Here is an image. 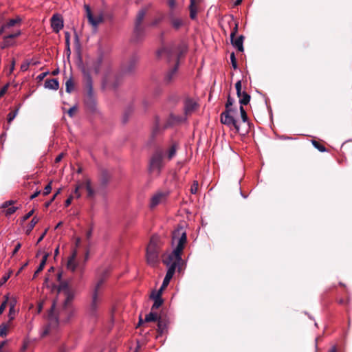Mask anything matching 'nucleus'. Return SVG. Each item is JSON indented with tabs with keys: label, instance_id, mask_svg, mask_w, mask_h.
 <instances>
[{
	"label": "nucleus",
	"instance_id": "1",
	"mask_svg": "<svg viewBox=\"0 0 352 352\" xmlns=\"http://www.w3.org/2000/svg\"><path fill=\"white\" fill-rule=\"evenodd\" d=\"M60 294H63L64 300L61 307L56 308V302H54L50 310V324L58 327L60 324L70 322L76 316L77 309L72 304L74 298V292L69 287L67 282H60L58 288Z\"/></svg>",
	"mask_w": 352,
	"mask_h": 352
},
{
	"label": "nucleus",
	"instance_id": "2",
	"mask_svg": "<svg viewBox=\"0 0 352 352\" xmlns=\"http://www.w3.org/2000/svg\"><path fill=\"white\" fill-rule=\"evenodd\" d=\"M186 233L183 227H178L173 232L172 243L173 245H175L176 247L171 253L168 254L163 258V263L168 266V267H174V270H176L177 265L182 260L181 254L186 243Z\"/></svg>",
	"mask_w": 352,
	"mask_h": 352
},
{
	"label": "nucleus",
	"instance_id": "3",
	"mask_svg": "<svg viewBox=\"0 0 352 352\" xmlns=\"http://www.w3.org/2000/svg\"><path fill=\"white\" fill-rule=\"evenodd\" d=\"M185 51L186 47L184 45H179L177 47H168L163 48L157 52L158 56L164 55L169 63L173 62V66L167 72L164 77V81L166 83H170L177 76L179 58L185 52Z\"/></svg>",
	"mask_w": 352,
	"mask_h": 352
},
{
	"label": "nucleus",
	"instance_id": "4",
	"mask_svg": "<svg viewBox=\"0 0 352 352\" xmlns=\"http://www.w3.org/2000/svg\"><path fill=\"white\" fill-rule=\"evenodd\" d=\"M158 239L153 236L146 248V261L151 266H155L159 263Z\"/></svg>",
	"mask_w": 352,
	"mask_h": 352
},
{
	"label": "nucleus",
	"instance_id": "5",
	"mask_svg": "<svg viewBox=\"0 0 352 352\" xmlns=\"http://www.w3.org/2000/svg\"><path fill=\"white\" fill-rule=\"evenodd\" d=\"M237 110H226L221 114V122L228 126L231 130L234 129L235 132H241V125L235 119Z\"/></svg>",
	"mask_w": 352,
	"mask_h": 352
},
{
	"label": "nucleus",
	"instance_id": "6",
	"mask_svg": "<svg viewBox=\"0 0 352 352\" xmlns=\"http://www.w3.org/2000/svg\"><path fill=\"white\" fill-rule=\"evenodd\" d=\"M164 166L163 154L160 151L155 152L149 162V171L152 174L159 175Z\"/></svg>",
	"mask_w": 352,
	"mask_h": 352
},
{
	"label": "nucleus",
	"instance_id": "7",
	"mask_svg": "<svg viewBox=\"0 0 352 352\" xmlns=\"http://www.w3.org/2000/svg\"><path fill=\"white\" fill-rule=\"evenodd\" d=\"M151 7V4L141 8L136 16L135 22V28L134 32L137 37H140L143 35L144 32V28L142 25V23L146 14L148 10Z\"/></svg>",
	"mask_w": 352,
	"mask_h": 352
},
{
	"label": "nucleus",
	"instance_id": "8",
	"mask_svg": "<svg viewBox=\"0 0 352 352\" xmlns=\"http://www.w3.org/2000/svg\"><path fill=\"white\" fill-rule=\"evenodd\" d=\"M102 64V56H98L94 60H89L86 64V67L83 69V72L89 73H94L96 74H99L100 68Z\"/></svg>",
	"mask_w": 352,
	"mask_h": 352
},
{
	"label": "nucleus",
	"instance_id": "9",
	"mask_svg": "<svg viewBox=\"0 0 352 352\" xmlns=\"http://www.w3.org/2000/svg\"><path fill=\"white\" fill-rule=\"evenodd\" d=\"M107 274L108 270H105V272L98 278L93 285L91 295L101 296Z\"/></svg>",
	"mask_w": 352,
	"mask_h": 352
},
{
	"label": "nucleus",
	"instance_id": "10",
	"mask_svg": "<svg viewBox=\"0 0 352 352\" xmlns=\"http://www.w3.org/2000/svg\"><path fill=\"white\" fill-rule=\"evenodd\" d=\"M85 9L86 11V15L89 23L94 28H97L99 24L103 21V16L102 14L94 16L91 13V9L88 5H85Z\"/></svg>",
	"mask_w": 352,
	"mask_h": 352
},
{
	"label": "nucleus",
	"instance_id": "11",
	"mask_svg": "<svg viewBox=\"0 0 352 352\" xmlns=\"http://www.w3.org/2000/svg\"><path fill=\"white\" fill-rule=\"evenodd\" d=\"M82 188H85L87 192V197L89 198H93L95 195V191L92 188L91 185V182L89 179H86L84 182L79 184L76 186L75 188L74 193L76 195V197L78 198L80 197V194L79 193V189Z\"/></svg>",
	"mask_w": 352,
	"mask_h": 352
},
{
	"label": "nucleus",
	"instance_id": "12",
	"mask_svg": "<svg viewBox=\"0 0 352 352\" xmlns=\"http://www.w3.org/2000/svg\"><path fill=\"white\" fill-rule=\"evenodd\" d=\"M168 196V193L164 192H157L151 199L150 207L153 208L159 204L164 202Z\"/></svg>",
	"mask_w": 352,
	"mask_h": 352
},
{
	"label": "nucleus",
	"instance_id": "13",
	"mask_svg": "<svg viewBox=\"0 0 352 352\" xmlns=\"http://www.w3.org/2000/svg\"><path fill=\"white\" fill-rule=\"evenodd\" d=\"M51 26L53 31L58 33L63 28V20L60 15L54 14L51 19Z\"/></svg>",
	"mask_w": 352,
	"mask_h": 352
},
{
	"label": "nucleus",
	"instance_id": "14",
	"mask_svg": "<svg viewBox=\"0 0 352 352\" xmlns=\"http://www.w3.org/2000/svg\"><path fill=\"white\" fill-rule=\"evenodd\" d=\"M84 76L85 78V87L87 89V94L89 98H92L94 95V90L91 75L89 73H87L85 72V71H84Z\"/></svg>",
	"mask_w": 352,
	"mask_h": 352
},
{
	"label": "nucleus",
	"instance_id": "15",
	"mask_svg": "<svg viewBox=\"0 0 352 352\" xmlns=\"http://www.w3.org/2000/svg\"><path fill=\"white\" fill-rule=\"evenodd\" d=\"M77 254V250H74L72 252V254L69 256L67 263V269L71 270L72 272H74L78 265V263L76 261Z\"/></svg>",
	"mask_w": 352,
	"mask_h": 352
},
{
	"label": "nucleus",
	"instance_id": "16",
	"mask_svg": "<svg viewBox=\"0 0 352 352\" xmlns=\"http://www.w3.org/2000/svg\"><path fill=\"white\" fill-rule=\"evenodd\" d=\"M197 107V104L192 99H186L184 104L186 115L191 114Z\"/></svg>",
	"mask_w": 352,
	"mask_h": 352
},
{
	"label": "nucleus",
	"instance_id": "17",
	"mask_svg": "<svg viewBox=\"0 0 352 352\" xmlns=\"http://www.w3.org/2000/svg\"><path fill=\"white\" fill-rule=\"evenodd\" d=\"M101 302V296L91 295V301L89 305L90 311L95 314Z\"/></svg>",
	"mask_w": 352,
	"mask_h": 352
},
{
	"label": "nucleus",
	"instance_id": "18",
	"mask_svg": "<svg viewBox=\"0 0 352 352\" xmlns=\"http://www.w3.org/2000/svg\"><path fill=\"white\" fill-rule=\"evenodd\" d=\"M175 270H174V267H170L168 268L166 274L164 278L162 285L161 286V289H164L168 286V285L170 283V280H171L175 274Z\"/></svg>",
	"mask_w": 352,
	"mask_h": 352
},
{
	"label": "nucleus",
	"instance_id": "19",
	"mask_svg": "<svg viewBox=\"0 0 352 352\" xmlns=\"http://www.w3.org/2000/svg\"><path fill=\"white\" fill-rule=\"evenodd\" d=\"M20 34H21L20 31H17L15 33L10 34L8 36H5L4 38H3V41L1 43V47L2 48H6V47H8L12 45V40L14 38H16V36L20 35Z\"/></svg>",
	"mask_w": 352,
	"mask_h": 352
},
{
	"label": "nucleus",
	"instance_id": "20",
	"mask_svg": "<svg viewBox=\"0 0 352 352\" xmlns=\"http://www.w3.org/2000/svg\"><path fill=\"white\" fill-rule=\"evenodd\" d=\"M8 305H9V319L10 320H14L15 316H16V314L17 312V310L15 308V306L16 305V300L15 298H11L8 302Z\"/></svg>",
	"mask_w": 352,
	"mask_h": 352
},
{
	"label": "nucleus",
	"instance_id": "21",
	"mask_svg": "<svg viewBox=\"0 0 352 352\" xmlns=\"http://www.w3.org/2000/svg\"><path fill=\"white\" fill-rule=\"evenodd\" d=\"M47 320H48L47 324L43 326L41 329L40 335H41V338L45 337L46 336L49 335L52 330L58 328V327H54L50 324V313L48 314Z\"/></svg>",
	"mask_w": 352,
	"mask_h": 352
},
{
	"label": "nucleus",
	"instance_id": "22",
	"mask_svg": "<svg viewBox=\"0 0 352 352\" xmlns=\"http://www.w3.org/2000/svg\"><path fill=\"white\" fill-rule=\"evenodd\" d=\"M47 320H48L47 324L43 326L41 329L40 335H41V338L45 337L46 336L49 335L52 330L58 328V327H54L50 324V313L48 314Z\"/></svg>",
	"mask_w": 352,
	"mask_h": 352
},
{
	"label": "nucleus",
	"instance_id": "23",
	"mask_svg": "<svg viewBox=\"0 0 352 352\" xmlns=\"http://www.w3.org/2000/svg\"><path fill=\"white\" fill-rule=\"evenodd\" d=\"M243 39L244 36L243 35H240L236 38H234V37L231 38V43L232 45L235 48H236L239 52H243Z\"/></svg>",
	"mask_w": 352,
	"mask_h": 352
},
{
	"label": "nucleus",
	"instance_id": "24",
	"mask_svg": "<svg viewBox=\"0 0 352 352\" xmlns=\"http://www.w3.org/2000/svg\"><path fill=\"white\" fill-rule=\"evenodd\" d=\"M59 84L56 79L47 80L45 82V87L50 89L57 90L58 89Z\"/></svg>",
	"mask_w": 352,
	"mask_h": 352
},
{
	"label": "nucleus",
	"instance_id": "25",
	"mask_svg": "<svg viewBox=\"0 0 352 352\" xmlns=\"http://www.w3.org/2000/svg\"><path fill=\"white\" fill-rule=\"evenodd\" d=\"M238 98H239L241 106L248 104L250 100V96L245 91L241 92V94Z\"/></svg>",
	"mask_w": 352,
	"mask_h": 352
},
{
	"label": "nucleus",
	"instance_id": "26",
	"mask_svg": "<svg viewBox=\"0 0 352 352\" xmlns=\"http://www.w3.org/2000/svg\"><path fill=\"white\" fill-rule=\"evenodd\" d=\"M195 1L196 0H190V16L192 19H195L197 16V9L195 7Z\"/></svg>",
	"mask_w": 352,
	"mask_h": 352
},
{
	"label": "nucleus",
	"instance_id": "27",
	"mask_svg": "<svg viewBox=\"0 0 352 352\" xmlns=\"http://www.w3.org/2000/svg\"><path fill=\"white\" fill-rule=\"evenodd\" d=\"M160 318L158 317V315L157 313L153 312L152 311L148 314H147L145 317L144 322H152V321H156L157 319Z\"/></svg>",
	"mask_w": 352,
	"mask_h": 352
},
{
	"label": "nucleus",
	"instance_id": "28",
	"mask_svg": "<svg viewBox=\"0 0 352 352\" xmlns=\"http://www.w3.org/2000/svg\"><path fill=\"white\" fill-rule=\"evenodd\" d=\"M39 219L36 217H34L28 224L26 230V234H29L32 230L35 225L38 222Z\"/></svg>",
	"mask_w": 352,
	"mask_h": 352
},
{
	"label": "nucleus",
	"instance_id": "29",
	"mask_svg": "<svg viewBox=\"0 0 352 352\" xmlns=\"http://www.w3.org/2000/svg\"><path fill=\"white\" fill-rule=\"evenodd\" d=\"M240 113H241V119H242L243 124H246L247 126L249 127L250 123L248 120V116H247L246 111H245L243 106L240 107Z\"/></svg>",
	"mask_w": 352,
	"mask_h": 352
},
{
	"label": "nucleus",
	"instance_id": "30",
	"mask_svg": "<svg viewBox=\"0 0 352 352\" xmlns=\"http://www.w3.org/2000/svg\"><path fill=\"white\" fill-rule=\"evenodd\" d=\"M9 329V325L6 323L0 324V337H4L7 336Z\"/></svg>",
	"mask_w": 352,
	"mask_h": 352
},
{
	"label": "nucleus",
	"instance_id": "31",
	"mask_svg": "<svg viewBox=\"0 0 352 352\" xmlns=\"http://www.w3.org/2000/svg\"><path fill=\"white\" fill-rule=\"evenodd\" d=\"M47 256H48L47 254H45L43 256V258H42V260H41V261L40 263V265H39L38 267L37 268V270L36 271V274L39 273L40 272H41L43 270V268H44V267H45V265L46 264Z\"/></svg>",
	"mask_w": 352,
	"mask_h": 352
},
{
	"label": "nucleus",
	"instance_id": "32",
	"mask_svg": "<svg viewBox=\"0 0 352 352\" xmlns=\"http://www.w3.org/2000/svg\"><path fill=\"white\" fill-rule=\"evenodd\" d=\"M171 23H172V25L175 29H179L183 24L182 20L179 18L173 19Z\"/></svg>",
	"mask_w": 352,
	"mask_h": 352
},
{
	"label": "nucleus",
	"instance_id": "33",
	"mask_svg": "<svg viewBox=\"0 0 352 352\" xmlns=\"http://www.w3.org/2000/svg\"><path fill=\"white\" fill-rule=\"evenodd\" d=\"M66 91L68 93H71L74 88V85L72 79H69L66 81Z\"/></svg>",
	"mask_w": 352,
	"mask_h": 352
},
{
	"label": "nucleus",
	"instance_id": "34",
	"mask_svg": "<svg viewBox=\"0 0 352 352\" xmlns=\"http://www.w3.org/2000/svg\"><path fill=\"white\" fill-rule=\"evenodd\" d=\"M176 151H177V145L176 144L172 145V146L170 148V149L168 150V157L169 160H171L175 155Z\"/></svg>",
	"mask_w": 352,
	"mask_h": 352
},
{
	"label": "nucleus",
	"instance_id": "35",
	"mask_svg": "<svg viewBox=\"0 0 352 352\" xmlns=\"http://www.w3.org/2000/svg\"><path fill=\"white\" fill-rule=\"evenodd\" d=\"M163 289L161 288L158 291H154L151 294V298L155 300V299H162L161 295Z\"/></svg>",
	"mask_w": 352,
	"mask_h": 352
},
{
	"label": "nucleus",
	"instance_id": "36",
	"mask_svg": "<svg viewBox=\"0 0 352 352\" xmlns=\"http://www.w3.org/2000/svg\"><path fill=\"white\" fill-rule=\"evenodd\" d=\"M157 327H158V331H160V333H163L166 329L165 322L162 320H158Z\"/></svg>",
	"mask_w": 352,
	"mask_h": 352
},
{
	"label": "nucleus",
	"instance_id": "37",
	"mask_svg": "<svg viewBox=\"0 0 352 352\" xmlns=\"http://www.w3.org/2000/svg\"><path fill=\"white\" fill-rule=\"evenodd\" d=\"M162 299H155L154 300V303L152 306L151 310L153 311L154 309H158L162 305Z\"/></svg>",
	"mask_w": 352,
	"mask_h": 352
},
{
	"label": "nucleus",
	"instance_id": "38",
	"mask_svg": "<svg viewBox=\"0 0 352 352\" xmlns=\"http://www.w3.org/2000/svg\"><path fill=\"white\" fill-rule=\"evenodd\" d=\"M233 102L234 100L229 96L226 104V110H236L235 109L232 108Z\"/></svg>",
	"mask_w": 352,
	"mask_h": 352
},
{
	"label": "nucleus",
	"instance_id": "39",
	"mask_svg": "<svg viewBox=\"0 0 352 352\" xmlns=\"http://www.w3.org/2000/svg\"><path fill=\"white\" fill-rule=\"evenodd\" d=\"M19 21V19H10L6 24L3 25V26H6V30L7 28L14 26Z\"/></svg>",
	"mask_w": 352,
	"mask_h": 352
},
{
	"label": "nucleus",
	"instance_id": "40",
	"mask_svg": "<svg viewBox=\"0 0 352 352\" xmlns=\"http://www.w3.org/2000/svg\"><path fill=\"white\" fill-rule=\"evenodd\" d=\"M17 112H18V109L8 113V123H10L14 119V118L16 117V116L17 114Z\"/></svg>",
	"mask_w": 352,
	"mask_h": 352
},
{
	"label": "nucleus",
	"instance_id": "41",
	"mask_svg": "<svg viewBox=\"0 0 352 352\" xmlns=\"http://www.w3.org/2000/svg\"><path fill=\"white\" fill-rule=\"evenodd\" d=\"M198 190V182L194 181L190 188V192L192 194H196Z\"/></svg>",
	"mask_w": 352,
	"mask_h": 352
},
{
	"label": "nucleus",
	"instance_id": "42",
	"mask_svg": "<svg viewBox=\"0 0 352 352\" xmlns=\"http://www.w3.org/2000/svg\"><path fill=\"white\" fill-rule=\"evenodd\" d=\"M5 298H6L5 300L1 303V305L0 306V315H1L3 314V312L4 311L5 309L7 307V304L8 302V297L5 296Z\"/></svg>",
	"mask_w": 352,
	"mask_h": 352
},
{
	"label": "nucleus",
	"instance_id": "43",
	"mask_svg": "<svg viewBox=\"0 0 352 352\" xmlns=\"http://www.w3.org/2000/svg\"><path fill=\"white\" fill-rule=\"evenodd\" d=\"M230 60H231V63H232V67L234 69H236L237 68V63H236V60L235 55H234V52H232L230 54Z\"/></svg>",
	"mask_w": 352,
	"mask_h": 352
},
{
	"label": "nucleus",
	"instance_id": "44",
	"mask_svg": "<svg viewBox=\"0 0 352 352\" xmlns=\"http://www.w3.org/2000/svg\"><path fill=\"white\" fill-rule=\"evenodd\" d=\"M313 145L317 148L320 151L324 152L325 151V147L322 145H321L320 143H318L316 141H313Z\"/></svg>",
	"mask_w": 352,
	"mask_h": 352
},
{
	"label": "nucleus",
	"instance_id": "45",
	"mask_svg": "<svg viewBox=\"0 0 352 352\" xmlns=\"http://www.w3.org/2000/svg\"><path fill=\"white\" fill-rule=\"evenodd\" d=\"M236 90V94L237 96H240V94H241V80H239L236 82L235 85Z\"/></svg>",
	"mask_w": 352,
	"mask_h": 352
},
{
	"label": "nucleus",
	"instance_id": "46",
	"mask_svg": "<svg viewBox=\"0 0 352 352\" xmlns=\"http://www.w3.org/2000/svg\"><path fill=\"white\" fill-rule=\"evenodd\" d=\"M34 212V210H30L29 212H28L25 216L22 218V222L28 220Z\"/></svg>",
	"mask_w": 352,
	"mask_h": 352
},
{
	"label": "nucleus",
	"instance_id": "47",
	"mask_svg": "<svg viewBox=\"0 0 352 352\" xmlns=\"http://www.w3.org/2000/svg\"><path fill=\"white\" fill-rule=\"evenodd\" d=\"M16 209H17V208L14 207V206L9 208L6 210V215H11V214H12L13 213H14L16 212Z\"/></svg>",
	"mask_w": 352,
	"mask_h": 352
},
{
	"label": "nucleus",
	"instance_id": "48",
	"mask_svg": "<svg viewBox=\"0 0 352 352\" xmlns=\"http://www.w3.org/2000/svg\"><path fill=\"white\" fill-rule=\"evenodd\" d=\"M51 190H52V186H51V183H50L49 184H47L45 186L44 191H43V195H48L51 192Z\"/></svg>",
	"mask_w": 352,
	"mask_h": 352
},
{
	"label": "nucleus",
	"instance_id": "49",
	"mask_svg": "<svg viewBox=\"0 0 352 352\" xmlns=\"http://www.w3.org/2000/svg\"><path fill=\"white\" fill-rule=\"evenodd\" d=\"M65 37L66 47H67L69 48V40H70V34L68 32H66L65 33Z\"/></svg>",
	"mask_w": 352,
	"mask_h": 352
},
{
	"label": "nucleus",
	"instance_id": "50",
	"mask_svg": "<svg viewBox=\"0 0 352 352\" xmlns=\"http://www.w3.org/2000/svg\"><path fill=\"white\" fill-rule=\"evenodd\" d=\"M76 110L77 109L76 107H72L68 110L67 113L70 117H73L76 112Z\"/></svg>",
	"mask_w": 352,
	"mask_h": 352
},
{
	"label": "nucleus",
	"instance_id": "51",
	"mask_svg": "<svg viewBox=\"0 0 352 352\" xmlns=\"http://www.w3.org/2000/svg\"><path fill=\"white\" fill-rule=\"evenodd\" d=\"M238 31V24L237 23H235L234 24V28H233L231 34H230V38H232L234 37L235 34H236Z\"/></svg>",
	"mask_w": 352,
	"mask_h": 352
},
{
	"label": "nucleus",
	"instance_id": "52",
	"mask_svg": "<svg viewBox=\"0 0 352 352\" xmlns=\"http://www.w3.org/2000/svg\"><path fill=\"white\" fill-rule=\"evenodd\" d=\"M9 278H10V274L3 276L0 280V285H2L5 283H6V281L9 279Z\"/></svg>",
	"mask_w": 352,
	"mask_h": 352
},
{
	"label": "nucleus",
	"instance_id": "53",
	"mask_svg": "<svg viewBox=\"0 0 352 352\" xmlns=\"http://www.w3.org/2000/svg\"><path fill=\"white\" fill-rule=\"evenodd\" d=\"M21 243H18L16 244V245L15 246V248H14V250H13L12 254H16V253L19 250V249L21 248Z\"/></svg>",
	"mask_w": 352,
	"mask_h": 352
},
{
	"label": "nucleus",
	"instance_id": "54",
	"mask_svg": "<svg viewBox=\"0 0 352 352\" xmlns=\"http://www.w3.org/2000/svg\"><path fill=\"white\" fill-rule=\"evenodd\" d=\"M63 155H64V154H63V153H60V154H59V155L56 157V159H55V162L58 163V162H60V161H61V160H62V159H63Z\"/></svg>",
	"mask_w": 352,
	"mask_h": 352
},
{
	"label": "nucleus",
	"instance_id": "55",
	"mask_svg": "<svg viewBox=\"0 0 352 352\" xmlns=\"http://www.w3.org/2000/svg\"><path fill=\"white\" fill-rule=\"evenodd\" d=\"M72 201V197L71 196L66 199L65 203V206L68 207L71 204Z\"/></svg>",
	"mask_w": 352,
	"mask_h": 352
},
{
	"label": "nucleus",
	"instance_id": "56",
	"mask_svg": "<svg viewBox=\"0 0 352 352\" xmlns=\"http://www.w3.org/2000/svg\"><path fill=\"white\" fill-rule=\"evenodd\" d=\"M168 3L170 8H173L175 6V0H168Z\"/></svg>",
	"mask_w": 352,
	"mask_h": 352
},
{
	"label": "nucleus",
	"instance_id": "57",
	"mask_svg": "<svg viewBox=\"0 0 352 352\" xmlns=\"http://www.w3.org/2000/svg\"><path fill=\"white\" fill-rule=\"evenodd\" d=\"M47 232V230H45L44 231V232L41 234V236L38 238V241H37V243H40L44 238L45 235L46 234Z\"/></svg>",
	"mask_w": 352,
	"mask_h": 352
},
{
	"label": "nucleus",
	"instance_id": "58",
	"mask_svg": "<svg viewBox=\"0 0 352 352\" xmlns=\"http://www.w3.org/2000/svg\"><path fill=\"white\" fill-rule=\"evenodd\" d=\"M28 67H29V64L28 63H24V64L21 65V69L23 71H26L28 69Z\"/></svg>",
	"mask_w": 352,
	"mask_h": 352
},
{
	"label": "nucleus",
	"instance_id": "59",
	"mask_svg": "<svg viewBox=\"0 0 352 352\" xmlns=\"http://www.w3.org/2000/svg\"><path fill=\"white\" fill-rule=\"evenodd\" d=\"M56 197V195L53 196V197L47 203H45V207L47 208L50 206V205L52 204V202L54 200Z\"/></svg>",
	"mask_w": 352,
	"mask_h": 352
},
{
	"label": "nucleus",
	"instance_id": "60",
	"mask_svg": "<svg viewBox=\"0 0 352 352\" xmlns=\"http://www.w3.org/2000/svg\"><path fill=\"white\" fill-rule=\"evenodd\" d=\"M40 192H41L40 190H37L33 195H31L30 199H34L35 197H36L40 194Z\"/></svg>",
	"mask_w": 352,
	"mask_h": 352
},
{
	"label": "nucleus",
	"instance_id": "61",
	"mask_svg": "<svg viewBox=\"0 0 352 352\" xmlns=\"http://www.w3.org/2000/svg\"><path fill=\"white\" fill-rule=\"evenodd\" d=\"M91 234H92V230H89L86 233V237L87 239H89L91 236Z\"/></svg>",
	"mask_w": 352,
	"mask_h": 352
},
{
	"label": "nucleus",
	"instance_id": "62",
	"mask_svg": "<svg viewBox=\"0 0 352 352\" xmlns=\"http://www.w3.org/2000/svg\"><path fill=\"white\" fill-rule=\"evenodd\" d=\"M80 243H81V239H80V238L77 237V238L76 239V242H75L76 246V247H78V246L80 245Z\"/></svg>",
	"mask_w": 352,
	"mask_h": 352
},
{
	"label": "nucleus",
	"instance_id": "63",
	"mask_svg": "<svg viewBox=\"0 0 352 352\" xmlns=\"http://www.w3.org/2000/svg\"><path fill=\"white\" fill-rule=\"evenodd\" d=\"M159 21H160V19H155V20H154V21H153L150 24V25H151V26H155V25H156L159 23Z\"/></svg>",
	"mask_w": 352,
	"mask_h": 352
},
{
	"label": "nucleus",
	"instance_id": "64",
	"mask_svg": "<svg viewBox=\"0 0 352 352\" xmlns=\"http://www.w3.org/2000/svg\"><path fill=\"white\" fill-rule=\"evenodd\" d=\"M14 63H15L14 60H12L11 66H10V73H11L14 70Z\"/></svg>",
	"mask_w": 352,
	"mask_h": 352
}]
</instances>
